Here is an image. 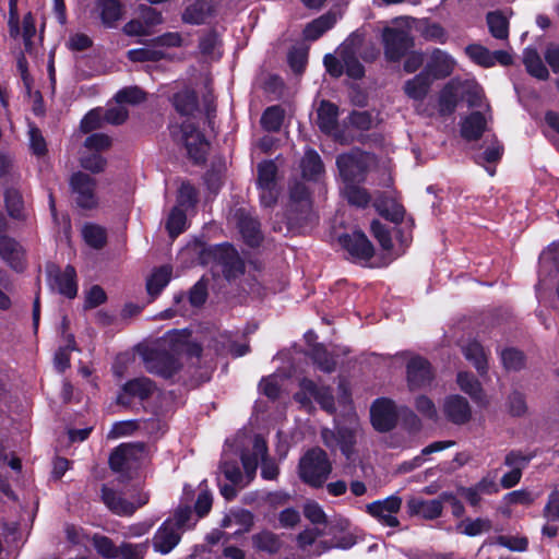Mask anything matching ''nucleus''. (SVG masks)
Returning <instances> with one entry per match:
<instances>
[{
    "instance_id": "f257e3e1",
    "label": "nucleus",
    "mask_w": 559,
    "mask_h": 559,
    "mask_svg": "<svg viewBox=\"0 0 559 559\" xmlns=\"http://www.w3.org/2000/svg\"><path fill=\"white\" fill-rule=\"evenodd\" d=\"M190 333L186 330L169 332L163 338V353L146 357L145 368L163 378L173 377L180 369L178 356L182 353L199 355L200 348L190 343Z\"/></svg>"
},
{
    "instance_id": "f03ea898",
    "label": "nucleus",
    "mask_w": 559,
    "mask_h": 559,
    "mask_svg": "<svg viewBox=\"0 0 559 559\" xmlns=\"http://www.w3.org/2000/svg\"><path fill=\"white\" fill-rule=\"evenodd\" d=\"M332 471L326 453L320 448L309 450L299 462V476L308 485L320 487Z\"/></svg>"
},
{
    "instance_id": "7ed1b4c3",
    "label": "nucleus",
    "mask_w": 559,
    "mask_h": 559,
    "mask_svg": "<svg viewBox=\"0 0 559 559\" xmlns=\"http://www.w3.org/2000/svg\"><path fill=\"white\" fill-rule=\"evenodd\" d=\"M146 459L147 452L142 443H126L111 453L109 464L112 471L131 477V473L136 471Z\"/></svg>"
},
{
    "instance_id": "20e7f679",
    "label": "nucleus",
    "mask_w": 559,
    "mask_h": 559,
    "mask_svg": "<svg viewBox=\"0 0 559 559\" xmlns=\"http://www.w3.org/2000/svg\"><path fill=\"white\" fill-rule=\"evenodd\" d=\"M171 134L177 142L185 145L187 153L195 163L203 162L209 151V142L190 120L171 128Z\"/></svg>"
},
{
    "instance_id": "39448f33",
    "label": "nucleus",
    "mask_w": 559,
    "mask_h": 559,
    "mask_svg": "<svg viewBox=\"0 0 559 559\" xmlns=\"http://www.w3.org/2000/svg\"><path fill=\"white\" fill-rule=\"evenodd\" d=\"M265 440L257 436L253 440L252 455L242 454L241 461L248 481H251L255 475L259 461H261V475L264 479L273 480L278 475V467L275 462L266 459Z\"/></svg>"
},
{
    "instance_id": "423d86ee",
    "label": "nucleus",
    "mask_w": 559,
    "mask_h": 559,
    "mask_svg": "<svg viewBox=\"0 0 559 559\" xmlns=\"http://www.w3.org/2000/svg\"><path fill=\"white\" fill-rule=\"evenodd\" d=\"M370 162L371 156L359 150L338 155L336 166L343 185L364 180Z\"/></svg>"
},
{
    "instance_id": "0eeeda50",
    "label": "nucleus",
    "mask_w": 559,
    "mask_h": 559,
    "mask_svg": "<svg viewBox=\"0 0 559 559\" xmlns=\"http://www.w3.org/2000/svg\"><path fill=\"white\" fill-rule=\"evenodd\" d=\"M382 43L386 60L393 62L399 61L414 45L409 28L406 26L384 27Z\"/></svg>"
},
{
    "instance_id": "6e6552de",
    "label": "nucleus",
    "mask_w": 559,
    "mask_h": 559,
    "mask_svg": "<svg viewBox=\"0 0 559 559\" xmlns=\"http://www.w3.org/2000/svg\"><path fill=\"white\" fill-rule=\"evenodd\" d=\"M359 426L355 418L350 419V427H340L336 431L323 429L321 432L324 444L330 449L340 448L343 454L350 459L356 443Z\"/></svg>"
},
{
    "instance_id": "1a4fd4ad",
    "label": "nucleus",
    "mask_w": 559,
    "mask_h": 559,
    "mask_svg": "<svg viewBox=\"0 0 559 559\" xmlns=\"http://www.w3.org/2000/svg\"><path fill=\"white\" fill-rule=\"evenodd\" d=\"M294 399L302 406H310L312 401L318 402L329 413L334 411V402L331 392L325 386H318L312 380L304 378L299 382V391Z\"/></svg>"
},
{
    "instance_id": "9d476101",
    "label": "nucleus",
    "mask_w": 559,
    "mask_h": 559,
    "mask_svg": "<svg viewBox=\"0 0 559 559\" xmlns=\"http://www.w3.org/2000/svg\"><path fill=\"white\" fill-rule=\"evenodd\" d=\"M402 498L392 495L385 499L377 500L366 506V511L377 519L382 525L396 527L400 521L396 514L401 510Z\"/></svg>"
},
{
    "instance_id": "9b49d317",
    "label": "nucleus",
    "mask_w": 559,
    "mask_h": 559,
    "mask_svg": "<svg viewBox=\"0 0 559 559\" xmlns=\"http://www.w3.org/2000/svg\"><path fill=\"white\" fill-rule=\"evenodd\" d=\"M340 245L356 261H368L373 255L372 243L361 231H353L338 237Z\"/></svg>"
},
{
    "instance_id": "f8f14e48",
    "label": "nucleus",
    "mask_w": 559,
    "mask_h": 559,
    "mask_svg": "<svg viewBox=\"0 0 559 559\" xmlns=\"http://www.w3.org/2000/svg\"><path fill=\"white\" fill-rule=\"evenodd\" d=\"M70 186L81 207L92 209L96 205L95 180L90 175L81 171L73 174Z\"/></svg>"
},
{
    "instance_id": "ddd939ff",
    "label": "nucleus",
    "mask_w": 559,
    "mask_h": 559,
    "mask_svg": "<svg viewBox=\"0 0 559 559\" xmlns=\"http://www.w3.org/2000/svg\"><path fill=\"white\" fill-rule=\"evenodd\" d=\"M409 390H421L430 385L433 373L430 364L421 357H413L406 366Z\"/></svg>"
},
{
    "instance_id": "4468645a",
    "label": "nucleus",
    "mask_w": 559,
    "mask_h": 559,
    "mask_svg": "<svg viewBox=\"0 0 559 559\" xmlns=\"http://www.w3.org/2000/svg\"><path fill=\"white\" fill-rule=\"evenodd\" d=\"M371 423L378 431L391 430L397 420V413L394 403L388 399L377 400L370 411Z\"/></svg>"
},
{
    "instance_id": "2eb2a0df",
    "label": "nucleus",
    "mask_w": 559,
    "mask_h": 559,
    "mask_svg": "<svg viewBox=\"0 0 559 559\" xmlns=\"http://www.w3.org/2000/svg\"><path fill=\"white\" fill-rule=\"evenodd\" d=\"M456 66L455 59L444 50L433 49L424 71L432 79L440 80L452 74Z\"/></svg>"
},
{
    "instance_id": "dca6fc26",
    "label": "nucleus",
    "mask_w": 559,
    "mask_h": 559,
    "mask_svg": "<svg viewBox=\"0 0 559 559\" xmlns=\"http://www.w3.org/2000/svg\"><path fill=\"white\" fill-rule=\"evenodd\" d=\"M76 273L73 266L68 265L63 271H49V285L51 289L72 299L78 294Z\"/></svg>"
},
{
    "instance_id": "f3484780",
    "label": "nucleus",
    "mask_w": 559,
    "mask_h": 559,
    "mask_svg": "<svg viewBox=\"0 0 559 559\" xmlns=\"http://www.w3.org/2000/svg\"><path fill=\"white\" fill-rule=\"evenodd\" d=\"M180 538L181 533L176 530L174 520H166L153 537V548L155 551L166 555L179 544Z\"/></svg>"
},
{
    "instance_id": "a211bd4d",
    "label": "nucleus",
    "mask_w": 559,
    "mask_h": 559,
    "mask_svg": "<svg viewBox=\"0 0 559 559\" xmlns=\"http://www.w3.org/2000/svg\"><path fill=\"white\" fill-rule=\"evenodd\" d=\"M445 417L456 425L467 423L472 416V409L466 399L461 395H450L443 402Z\"/></svg>"
},
{
    "instance_id": "6ab92c4d",
    "label": "nucleus",
    "mask_w": 559,
    "mask_h": 559,
    "mask_svg": "<svg viewBox=\"0 0 559 559\" xmlns=\"http://www.w3.org/2000/svg\"><path fill=\"white\" fill-rule=\"evenodd\" d=\"M103 500L106 506L115 513L119 515H130L138 508L145 504L148 500L147 495H143L136 504L126 501L121 498V496L115 490L104 487L103 490Z\"/></svg>"
},
{
    "instance_id": "aec40b11",
    "label": "nucleus",
    "mask_w": 559,
    "mask_h": 559,
    "mask_svg": "<svg viewBox=\"0 0 559 559\" xmlns=\"http://www.w3.org/2000/svg\"><path fill=\"white\" fill-rule=\"evenodd\" d=\"M443 506L441 500H425L419 497H412L407 501V512L409 515L420 516L425 520H435L442 513Z\"/></svg>"
},
{
    "instance_id": "412c9836",
    "label": "nucleus",
    "mask_w": 559,
    "mask_h": 559,
    "mask_svg": "<svg viewBox=\"0 0 559 559\" xmlns=\"http://www.w3.org/2000/svg\"><path fill=\"white\" fill-rule=\"evenodd\" d=\"M0 257L14 270H22L24 266L25 251L14 238L0 237Z\"/></svg>"
},
{
    "instance_id": "4be33fe9",
    "label": "nucleus",
    "mask_w": 559,
    "mask_h": 559,
    "mask_svg": "<svg viewBox=\"0 0 559 559\" xmlns=\"http://www.w3.org/2000/svg\"><path fill=\"white\" fill-rule=\"evenodd\" d=\"M432 79L425 72H420L404 83L403 91L414 102H421L427 96Z\"/></svg>"
},
{
    "instance_id": "5701e85b",
    "label": "nucleus",
    "mask_w": 559,
    "mask_h": 559,
    "mask_svg": "<svg viewBox=\"0 0 559 559\" xmlns=\"http://www.w3.org/2000/svg\"><path fill=\"white\" fill-rule=\"evenodd\" d=\"M338 109L326 100H322L317 110V124L326 134H334L336 131Z\"/></svg>"
},
{
    "instance_id": "b1692460",
    "label": "nucleus",
    "mask_w": 559,
    "mask_h": 559,
    "mask_svg": "<svg viewBox=\"0 0 559 559\" xmlns=\"http://www.w3.org/2000/svg\"><path fill=\"white\" fill-rule=\"evenodd\" d=\"M509 17L503 11H490L486 15L489 33L499 40H507L509 37Z\"/></svg>"
},
{
    "instance_id": "393cba45",
    "label": "nucleus",
    "mask_w": 559,
    "mask_h": 559,
    "mask_svg": "<svg viewBox=\"0 0 559 559\" xmlns=\"http://www.w3.org/2000/svg\"><path fill=\"white\" fill-rule=\"evenodd\" d=\"M463 84L459 81L449 82L439 95V112L441 115H450L455 110L457 104V95L461 93Z\"/></svg>"
},
{
    "instance_id": "a878e982",
    "label": "nucleus",
    "mask_w": 559,
    "mask_h": 559,
    "mask_svg": "<svg viewBox=\"0 0 559 559\" xmlns=\"http://www.w3.org/2000/svg\"><path fill=\"white\" fill-rule=\"evenodd\" d=\"M238 228L249 246L255 247L260 243L262 239L260 225L253 217L239 212Z\"/></svg>"
},
{
    "instance_id": "bb28decb",
    "label": "nucleus",
    "mask_w": 559,
    "mask_h": 559,
    "mask_svg": "<svg viewBox=\"0 0 559 559\" xmlns=\"http://www.w3.org/2000/svg\"><path fill=\"white\" fill-rule=\"evenodd\" d=\"M171 274L173 269L169 265L155 269L146 281L147 293L153 297L157 296L169 283Z\"/></svg>"
},
{
    "instance_id": "cd10ccee",
    "label": "nucleus",
    "mask_w": 559,
    "mask_h": 559,
    "mask_svg": "<svg viewBox=\"0 0 559 559\" xmlns=\"http://www.w3.org/2000/svg\"><path fill=\"white\" fill-rule=\"evenodd\" d=\"M336 22V15L334 13H326L320 17L313 20L304 29V36L308 40H316L328 29L332 28Z\"/></svg>"
},
{
    "instance_id": "c85d7f7f",
    "label": "nucleus",
    "mask_w": 559,
    "mask_h": 559,
    "mask_svg": "<svg viewBox=\"0 0 559 559\" xmlns=\"http://www.w3.org/2000/svg\"><path fill=\"white\" fill-rule=\"evenodd\" d=\"M523 62L527 72L539 80H546L549 76V72L543 63L537 50L535 48L527 47L523 51Z\"/></svg>"
},
{
    "instance_id": "c756f323",
    "label": "nucleus",
    "mask_w": 559,
    "mask_h": 559,
    "mask_svg": "<svg viewBox=\"0 0 559 559\" xmlns=\"http://www.w3.org/2000/svg\"><path fill=\"white\" fill-rule=\"evenodd\" d=\"M486 128V118L480 112L471 114L462 123L461 133L466 140H477Z\"/></svg>"
},
{
    "instance_id": "7c9ffc66",
    "label": "nucleus",
    "mask_w": 559,
    "mask_h": 559,
    "mask_svg": "<svg viewBox=\"0 0 559 559\" xmlns=\"http://www.w3.org/2000/svg\"><path fill=\"white\" fill-rule=\"evenodd\" d=\"M374 207L381 216L393 223H399L404 217L403 206L393 199L379 198L374 201Z\"/></svg>"
},
{
    "instance_id": "2f4dec72",
    "label": "nucleus",
    "mask_w": 559,
    "mask_h": 559,
    "mask_svg": "<svg viewBox=\"0 0 559 559\" xmlns=\"http://www.w3.org/2000/svg\"><path fill=\"white\" fill-rule=\"evenodd\" d=\"M300 167L304 178L309 180H317L323 173L322 160L318 153L313 150L306 151L301 159Z\"/></svg>"
},
{
    "instance_id": "473e14b6",
    "label": "nucleus",
    "mask_w": 559,
    "mask_h": 559,
    "mask_svg": "<svg viewBox=\"0 0 559 559\" xmlns=\"http://www.w3.org/2000/svg\"><path fill=\"white\" fill-rule=\"evenodd\" d=\"M454 445V442L453 441H436V442H432L431 444L425 447L423 450H421V453L420 455H417L416 457H414L413 460L411 461H407V462H404L401 464L400 466V471L402 472H411L419 466L423 465V463L425 462L424 460V456L425 455H429V454H432V453H436V452H440V451H443L450 447H453Z\"/></svg>"
},
{
    "instance_id": "72a5a7b5",
    "label": "nucleus",
    "mask_w": 559,
    "mask_h": 559,
    "mask_svg": "<svg viewBox=\"0 0 559 559\" xmlns=\"http://www.w3.org/2000/svg\"><path fill=\"white\" fill-rule=\"evenodd\" d=\"M290 200L296 211L300 213V217L297 215L296 221L307 218L311 211V202L309 199V192L302 183H297L290 191Z\"/></svg>"
},
{
    "instance_id": "f704fd0d",
    "label": "nucleus",
    "mask_w": 559,
    "mask_h": 559,
    "mask_svg": "<svg viewBox=\"0 0 559 559\" xmlns=\"http://www.w3.org/2000/svg\"><path fill=\"white\" fill-rule=\"evenodd\" d=\"M96 9L106 26H114L121 17V3L118 0H97Z\"/></svg>"
},
{
    "instance_id": "c9c22d12",
    "label": "nucleus",
    "mask_w": 559,
    "mask_h": 559,
    "mask_svg": "<svg viewBox=\"0 0 559 559\" xmlns=\"http://www.w3.org/2000/svg\"><path fill=\"white\" fill-rule=\"evenodd\" d=\"M176 110L182 116H192L198 109L194 92L185 88L174 95L173 98Z\"/></svg>"
},
{
    "instance_id": "e433bc0d",
    "label": "nucleus",
    "mask_w": 559,
    "mask_h": 559,
    "mask_svg": "<svg viewBox=\"0 0 559 559\" xmlns=\"http://www.w3.org/2000/svg\"><path fill=\"white\" fill-rule=\"evenodd\" d=\"M492 527V523L489 519L477 518V519H465L457 524V532L467 536H477L484 533H488Z\"/></svg>"
},
{
    "instance_id": "4c0bfd02",
    "label": "nucleus",
    "mask_w": 559,
    "mask_h": 559,
    "mask_svg": "<svg viewBox=\"0 0 559 559\" xmlns=\"http://www.w3.org/2000/svg\"><path fill=\"white\" fill-rule=\"evenodd\" d=\"M253 523L252 514L245 510H239L236 512L229 513L223 521V526L233 527L238 526L234 534H243L248 532Z\"/></svg>"
},
{
    "instance_id": "58836bf2",
    "label": "nucleus",
    "mask_w": 559,
    "mask_h": 559,
    "mask_svg": "<svg viewBox=\"0 0 559 559\" xmlns=\"http://www.w3.org/2000/svg\"><path fill=\"white\" fill-rule=\"evenodd\" d=\"M123 391L140 400L147 399L155 391V385L147 378H138L127 382Z\"/></svg>"
},
{
    "instance_id": "ea45409f",
    "label": "nucleus",
    "mask_w": 559,
    "mask_h": 559,
    "mask_svg": "<svg viewBox=\"0 0 559 559\" xmlns=\"http://www.w3.org/2000/svg\"><path fill=\"white\" fill-rule=\"evenodd\" d=\"M464 51L474 63L484 68L493 67V56L487 47L480 44H471L465 47Z\"/></svg>"
},
{
    "instance_id": "a19ab883",
    "label": "nucleus",
    "mask_w": 559,
    "mask_h": 559,
    "mask_svg": "<svg viewBox=\"0 0 559 559\" xmlns=\"http://www.w3.org/2000/svg\"><path fill=\"white\" fill-rule=\"evenodd\" d=\"M210 14V7L204 0H197L187 7L182 19L187 23L201 24Z\"/></svg>"
},
{
    "instance_id": "79ce46f5",
    "label": "nucleus",
    "mask_w": 559,
    "mask_h": 559,
    "mask_svg": "<svg viewBox=\"0 0 559 559\" xmlns=\"http://www.w3.org/2000/svg\"><path fill=\"white\" fill-rule=\"evenodd\" d=\"M418 31L427 40L437 41L439 44H445L448 41L447 31L438 23L423 20L419 22Z\"/></svg>"
},
{
    "instance_id": "37998d69",
    "label": "nucleus",
    "mask_w": 559,
    "mask_h": 559,
    "mask_svg": "<svg viewBox=\"0 0 559 559\" xmlns=\"http://www.w3.org/2000/svg\"><path fill=\"white\" fill-rule=\"evenodd\" d=\"M358 182L345 183L342 188L344 198L353 205L366 206L370 197L367 191L357 185Z\"/></svg>"
},
{
    "instance_id": "c03bdc74",
    "label": "nucleus",
    "mask_w": 559,
    "mask_h": 559,
    "mask_svg": "<svg viewBox=\"0 0 559 559\" xmlns=\"http://www.w3.org/2000/svg\"><path fill=\"white\" fill-rule=\"evenodd\" d=\"M457 384L460 389L468 394L473 400L477 402L483 401V390L480 388V383L474 376L467 372H460L457 374Z\"/></svg>"
},
{
    "instance_id": "a18cd8bd",
    "label": "nucleus",
    "mask_w": 559,
    "mask_h": 559,
    "mask_svg": "<svg viewBox=\"0 0 559 559\" xmlns=\"http://www.w3.org/2000/svg\"><path fill=\"white\" fill-rule=\"evenodd\" d=\"M464 355L466 359L472 361L479 372H485L487 369V357L484 348L477 342H471L464 347Z\"/></svg>"
},
{
    "instance_id": "49530a36",
    "label": "nucleus",
    "mask_w": 559,
    "mask_h": 559,
    "mask_svg": "<svg viewBox=\"0 0 559 559\" xmlns=\"http://www.w3.org/2000/svg\"><path fill=\"white\" fill-rule=\"evenodd\" d=\"M340 57L344 63L345 72L353 79H360L364 75V67L357 60L352 51L347 50V47H342L338 51Z\"/></svg>"
},
{
    "instance_id": "de8ad7c7",
    "label": "nucleus",
    "mask_w": 559,
    "mask_h": 559,
    "mask_svg": "<svg viewBox=\"0 0 559 559\" xmlns=\"http://www.w3.org/2000/svg\"><path fill=\"white\" fill-rule=\"evenodd\" d=\"M277 168L274 162L264 160L258 165V187H277Z\"/></svg>"
},
{
    "instance_id": "09e8293b",
    "label": "nucleus",
    "mask_w": 559,
    "mask_h": 559,
    "mask_svg": "<svg viewBox=\"0 0 559 559\" xmlns=\"http://www.w3.org/2000/svg\"><path fill=\"white\" fill-rule=\"evenodd\" d=\"M187 210L180 209L179 206H175L167 219V230L171 237L178 236L186 229L187 224Z\"/></svg>"
},
{
    "instance_id": "8fccbe9b",
    "label": "nucleus",
    "mask_w": 559,
    "mask_h": 559,
    "mask_svg": "<svg viewBox=\"0 0 559 559\" xmlns=\"http://www.w3.org/2000/svg\"><path fill=\"white\" fill-rule=\"evenodd\" d=\"M5 205L11 217L16 219H22L25 217L23 199L17 190H7Z\"/></svg>"
},
{
    "instance_id": "3c124183",
    "label": "nucleus",
    "mask_w": 559,
    "mask_h": 559,
    "mask_svg": "<svg viewBox=\"0 0 559 559\" xmlns=\"http://www.w3.org/2000/svg\"><path fill=\"white\" fill-rule=\"evenodd\" d=\"M253 545L257 549L270 554L276 552L281 547L277 536L271 532H261L252 537Z\"/></svg>"
},
{
    "instance_id": "603ef678",
    "label": "nucleus",
    "mask_w": 559,
    "mask_h": 559,
    "mask_svg": "<svg viewBox=\"0 0 559 559\" xmlns=\"http://www.w3.org/2000/svg\"><path fill=\"white\" fill-rule=\"evenodd\" d=\"M200 51L203 56L211 59H217L221 57V41L215 33H209L200 39L199 44Z\"/></svg>"
},
{
    "instance_id": "864d4df0",
    "label": "nucleus",
    "mask_w": 559,
    "mask_h": 559,
    "mask_svg": "<svg viewBox=\"0 0 559 559\" xmlns=\"http://www.w3.org/2000/svg\"><path fill=\"white\" fill-rule=\"evenodd\" d=\"M198 201V193L189 182H182L178 189L177 205L183 210L193 209Z\"/></svg>"
},
{
    "instance_id": "5fc2aeb1",
    "label": "nucleus",
    "mask_w": 559,
    "mask_h": 559,
    "mask_svg": "<svg viewBox=\"0 0 559 559\" xmlns=\"http://www.w3.org/2000/svg\"><path fill=\"white\" fill-rule=\"evenodd\" d=\"M283 118V110L277 106H272L263 112L261 124L267 131H277L282 126Z\"/></svg>"
},
{
    "instance_id": "6e6d98bb",
    "label": "nucleus",
    "mask_w": 559,
    "mask_h": 559,
    "mask_svg": "<svg viewBox=\"0 0 559 559\" xmlns=\"http://www.w3.org/2000/svg\"><path fill=\"white\" fill-rule=\"evenodd\" d=\"M84 240L86 243L94 248H102L106 241L105 229L93 224H87L82 230Z\"/></svg>"
},
{
    "instance_id": "4d7b16f0",
    "label": "nucleus",
    "mask_w": 559,
    "mask_h": 559,
    "mask_svg": "<svg viewBox=\"0 0 559 559\" xmlns=\"http://www.w3.org/2000/svg\"><path fill=\"white\" fill-rule=\"evenodd\" d=\"M93 545L97 552L105 558H118L120 547H116L114 543L106 536L95 535L93 537Z\"/></svg>"
},
{
    "instance_id": "13d9d810",
    "label": "nucleus",
    "mask_w": 559,
    "mask_h": 559,
    "mask_svg": "<svg viewBox=\"0 0 559 559\" xmlns=\"http://www.w3.org/2000/svg\"><path fill=\"white\" fill-rule=\"evenodd\" d=\"M169 520H174L175 527L180 533L186 530H190L195 523V520H193L192 511L189 507H179L175 511L174 516Z\"/></svg>"
},
{
    "instance_id": "bf43d9fd",
    "label": "nucleus",
    "mask_w": 559,
    "mask_h": 559,
    "mask_svg": "<svg viewBox=\"0 0 559 559\" xmlns=\"http://www.w3.org/2000/svg\"><path fill=\"white\" fill-rule=\"evenodd\" d=\"M117 104H131L135 105L145 99V94L142 90L136 86H130L120 90L116 96Z\"/></svg>"
},
{
    "instance_id": "052dcab7",
    "label": "nucleus",
    "mask_w": 559,
    "mask_h": 559,
    "mask_svg": "<svg viewBox=\"0 0 559 559\" xmlns=\"http://www.w3.org/2000/svg\"><path fill=\"white\" fill-rule=\"evenodd\" d=\"M304 514L314 525H325L326 514L321 506L316 501H308L304 506Z\"/></svg>"
},
{
    "instance_id": "680f3d73",
    "label": "nucleus",
    "mask_w": 559,
    "mask_h": 559,
    "mask_svg": "<svg viewBox=\"0 0 559 559\" xmlns=\"http://www.w3.org/2000/svg\"><path fill=\"white\" fill-rule=\"evenodd\" d=\"M221 471L225 475L226 479H228L233 485H239L240 488L250 483L248 479L243 481L241 472L236 463L224 460L221 465Z\"/></svg>"
},
{
    "instance_id": "e2e57ef3",
    "label": "nucleus",
    "mask_w": 559,
    "mask_h": 559,
    "mask_svg": "<svg viewBox=\"0 0 559 559\" xmlns=\"http://www.w3.org/2000/svg\"><path fill=\"white\" fill-rule=\"evenodd\" d=\"M463 87L461 90L462 93L465 94L466 102L469 107H480L483 102V90L481 87L473 82L462 83Z\"/></svg>"
},
{
    "instance_id": "0e129e2a",
    "label": "nucleus",
    "mask_w": 559,
    "mask_h": 559,
    "mask_svg": "<svg viewBox=\"0 0 559 559\" xmlns=\"http://www.w3.org/2000/svg\"><path fill=\"white\" fill-rule=\"evenodd\" d=\"M68 344L59 348L55 355V366L59 371L66 370L70 365V352L76 349L75 342L72 335L68 336Z\"/></svg>"
},
{
    "instance_id": "69168bd1",
    "label": "nucleus",
    "mask_w": 559,
    "mask_h": 559,
    "mask_svg": "<svg viewBox=\"0 0 559 559\" xmlns=\"http://www.w3.org/2000/svg\"><path fill=\"white\" fill-rule=\"evenodd\" d=\"M496 543L512 551H524L527 549L528 542L524 536H506L501 535L496 538Z\"/></svg>"
},
{
    "instance_id": "338daca9",
    "label": "nucleus",
    "mask_w": 559,
    "mask_h": 559,
    "mask_svg": "<svg viewBox=\"0 0 559 559\" xmlns=\"http://www.w3.org/2000/svg\"><path fill=\"white\" fill-rule=\"evenodd\" d=\"M503 366L509 370H519L524 365V356L521 352L509 348L501 353Z\"/></svg>"
},
{
    "instance_id": "774afa93",
    "label": "nucleus",
    "mask_w": 559,
    "mask_h": 559,
    "mask_svg": "<svg viewBox=\"0 0 559 559\" xmlns=\"http://www.w3.org/2000/svg\"><path fill=\"white\" fill-rule=\"evenodd\" d=\"M312 356L318 367L325 371L331 372L335 368V360L329 356L322 346H314L312 349Z\"/></svg>"
}]
</instances>
